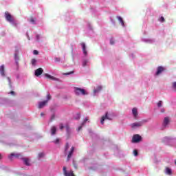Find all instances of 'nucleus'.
<instances>
[{
    "label": "nucleus",
    "instance_id": "38",
    "mask_svg": "<svg viewBox=\"0 0 176 176\" xmlns=\"http://www.w3.org/2000/svg\"><path fill=\"white\" fill-rule=\"evenodd\" d=\"M63 129H64V124H63V123L60 124V130H63Z\"/></svg>",
    "mask_w": 176,
    "mask_h": 176
},
{
    "label": "nucleus",
    "instance_id": "17",
    "mask_svg": "<svg viewBox=\"0 0 176 176\" xmlns=\"http://www.w3.org/2000/svg\"><path fill=\"white\" fill-rule=\"evenodd\" d=\"M57 131V128L56 126H52L51 128V134L52 135H54Z\"/></svg>",
    "mask_w": 176,
    "mask_h": 176
},
{
    "label": "nucleus",
    "instance_id": "24",
    "mask_svg": "<svg viewBox=\"0 0 176 176\" xmlns=\"http://www.w3.org/2000/svg\"><path fill=\"white\" fill-rule=\"evenodd\" d=\"M89 122V117H86L84 121L82 122V126H85L86 124V122Z\"/></svg>",
    "mask_w": 176,
    "mask_h": 176
},
{
    "label": "nucleus",
    "instance_id": "42",
    "mask_svg": "<svg viewBox=\"0 0 176 176\" xmlns=\"http://www.w3.org/2000/svg\"><path fill=\"white\" fill-rule=\"evenodd\" d=\"M110 43H111V45H113L115 43V42H113V40H111Z\"/></svg>",
    "mask_w": 176,
    "mask_h": 176
},
{
    "label": "nucleus",
    "instance_id": "47",
    "mask_svg": "<svg viewBox=\"0 0 176 176\" xmlns=\"http://www.w3.org/2000/svg\"><path fill=\"white\" fill-rule=\"evenodd\" d=\"M2 158H3L2 155L0 154V160H2Z\"/></svg>",
    "mask_w": 176,
    "mask_h": 176
},
{
    "label": "nucleus",
    "instance_id": "37",
    "mask_svg": "<svg viewBox=\"0 0 176 176\" xmlns=\"http://www.w3.org/2000/svg\"><path fill=\"white\" fill-rule=\"evenodd\" d=\"M65 129H66V131H67V133H69V126L66 125Z\"/></svg>",
    "mask_w": 176,
    "mask_h": 176
},
{
    "label": "nucleus",
    "instance_id": "21",
    "mask_svg": "<svg viewBox=\"0 0 176 176\" xmlns=\"http://www.w3.org/2000/svg\"><path fill=\"white\" fill-rule=\"evenodd\" d=\"M68 149H69V144L67 142L65 146V153H67Z\"/></svg>",
    "mask_w": 176,
    "mask_h": 176
},
{
    "label": "nucleus",
    "instance_id": "45",
    "mask_svg": "<svg viewBox=\"0 0 176 176\" xmlns=\"http://www.w3.org/2000/svg\"><path fill=\"white\" fill-rule=\"evenodd\" d=\"M7 79H8L9 83H10V78L8 77Z\"/></svg>",
    "mask_w": 176,
    "mask_h": 176
},
{
    "label": "nucleus",
    "instance_id": "2",
    "mask_svg": "<svg viewBox=\"0 0 176 176\" xmlns=\"http://www.w3.org/2000/svg\"><path fill=\"white\" fill-rule=\"evenodd\" d=\"M141 140H142V138L140 135L136 134L133 136L131 142L133 144H137L141 142Z\"/></svg>",
    "mask_w": 176,
    "mask_h": 176
},
{
    "label": "nucleus",
    "instance_id": "22",
    "mask_svg": "<svg viewBox=\"0 0 176 176\" xmlns=\"http://www.w3.org/2000/svg\"><path fill=\"white\" fill-rule=\"evenodd\" d=\"M31 64H32V65H33L34 67H35V65H36V59L32 58V59L31 60Z\"/></svg>",
    "mask_w": 176,
    "mask_h": 176
},
{
    "label": "nucleus",
    "instance_id": "6",
    "mask_svg": "<svg viewBox=\"0 0 176 176\" xmlns=\"http://www.w3.org/2000/svg\"><path fill=\"white\" fill-rule=\"evenodd\" d=\"M142 124H144V122H135V123H132L131 124V127L132 129H135L137 127H141V126H142Z\"/></svg>",
    "mask_w": 176,
    "mask_h": 176
},
{
    "label": "nucleus",
    "instance_id": "31",
    "mask_svg": "<svg viewBox=\"0 0 176 176\" xmlns=\"http://www.w3.org/2000/svg\"><path fill=\"white\" fill-rule=\"evenodd\" d=\"M133 155H134V156H138V151L137 150H134Z\"/></svg>",
    "mask_w": 176,
    "mask_h": 176
},
{
    "label": "nucleus",
    "instance_id": "36",
    "mask_svg": "<svg viewBox=\"0 0 176 176\" xmlns=\"http://www.w3.org/2000/svg\"><path fill=\"white\" fill-rule=\"evenodd\" d=\"M157 107H158L159 108H160V107H162V100H160V101L158 102V103H157Z\"/></svg>",
    "mask_w": 176,
    "mask_h": 176
},
{
    "label": "nucleus",
    "instance_id": "43",
    "mask_svg": "<svg viewBox=\"0 0 176 176\" xmlns=\"http://www.w3.org/2000/svg\"><path fill=\"white\" fill-rule=\"evenodd\" d=\"M36 38L37 41H39V35H38V34H37V35L36 36Z\"/></svg>",
    "mask_w": 176,
    "mask_h": 176
},
{
    "label": "nucleus",
    "instance_id": "18",
    "mask_svg": "<svg viewBox=\"0 0 176 176\" xmlns=\"http://www.w3.org/2000/svg\"><path fill=\"white\" fill-rule=\"evenodd\" d=\"M117 19L118 21H120V23H121V25H122V27H124V21H123V18H122L121 16H117Z\"/></svg>",
    "mask_w": 176,
    "mask_h": 176
},
{
    "label": "nucleus",
    "instance_id": "14",
    "mask_svg": "<svg viewBox=\"0 0 176 176\" xmlns=\"http://www.w3.org/2000/svg\"><path fill=\"white\" fill-rule=\"evenodd\" d=\"M0 74L1 76H5V65L0 66Z\"/></svg>",
    "mask_w": 176,
    "mask_h": 176
},
{
    "label": "nucleus",
    "instance_id": "4",
    "mask_svg": "<svg viewBox=\"0 0 176 176\" xmlns=\"http://www.w3.org/2000/svg\"><path fill=\"white\" fill-rule=\"evenodd\" d=\"M105 119H107L108 120H112V118L108 116V112H106L105 115L102 116L100 120L101 124H104V122H105Z\"/></svg>",
    "mask_w": 176,
    "mask_h": 176
},
{
    "label": "nucleus",
    "instance_id": "48",
    "mask_svg": "<svg viewBox=\"0 0 176 176\" xmlns=\"http://www.w3.org/2000/svg\"><path fill=\"white\" fill-rule=\"evenodd\" d=\"M10 94H14V91H10Z\"/></svg>",
    "mask_w": 176,
    "mask_h": 176
},
{
    "label": "nucleus",
    "instance_id": "30",
    "mask_svg": "<svg viewBox=\"0 0 176 176\" xmlns=\"http://www.w3.org/2000/svg\"><path fill=\"white\" fill-rule=\"evenodd\" d=\"M87 63H88L87 60H84L82 62V67H86V65H87Z\"/></svg>",
    "mask_w": 176,
    "mask_h": 176
},
{
    "label": "nucleus",
    "instance_id": "39",
    "mask_svg": "<svg viewBox=\"0 0 176 176\" xmlns=\"http://www.w3.org/2000/svg\"><path fill=\"white\" fill-rule=\"evenodd\" d=\"M30 22L32 23L33 24H35V20L33 18L30 19Z\"/></svg>",
    "mask_w": 176,
    "mask_h": 176
},
{
    "label": "nucleus",
    "instance_id": "15",
    "mask_svg": "<svg viewBox=\"0 0 176 176\" xmlns=\"http://www.w3.org/2000/svg\"><path fill=\"white\" fill-rule=\"evenodd\" d=\"M132 113H133L135 119H137V116H138V111L137 110V108H133L132 109Z\"/></svg>",
    "mask_w": 176,
    "mask_h": 176
},
{
    "label": "nucleus",
    "instance_id": "9",
    "mask_svg": "<svg viewBox=\"0 0 176 176\" xmlns=\"http://www.w3.org/2000/svg\"><path fill=\"white\" fill-rule=\"evenodd\" d=\"M47 104V100H44L43 102H40L38 103V109H42L43 107L46 106Z\"/></svg>",
    "mask_w": 176,
    "mask_h": 176
},
{
    "label": "nucleus",
    "instance_id": "16",
    "mask_svg": "<svg viewBox=\"0 0 176 176\" xmlns=\"http://www.w3.org/2000/svg\"><path fill=\"white\" fill-rule=\"evenodd\" d=\"M168 123H170V118H168V117L164 118V123H163L164 127H166V126H167V124H168Z\"/></svg>",
    "mask_w": 176,
    "mask_h": 176
},
{
    "label": "nucleus",
    "instance_id": "1",
    "mask_svg": "<svg viewBox=\"0 0 176 176\" xmlns=\"http://www.w3.org/2000/svg\"><path fill=\"white\" fill-rule=\"evenodd\" d=\"M74 93L76 96H87L89 94L85 89L74 87Z\"/></svg>",
    "mask_w": 176,
    "mask_h": 176
},
{
    "label": "nucleus",
    "instance_id": "27",
    "mask_svg": "<svg viewBox=\"0 0 176 176\" xmlns=\"http://www.w3.org/2000/svg\"><path fill=\"white\" fill-rule=\"evenodd\" d=\"M49 100H52V96H50V94H48L47 95V101L49 102Z\"/></svg>",
    "mask_w": 176,
    "mask_h": 176
},
{
    "label": "nucleus",
    "instance_id": "19",
    "mask_svg": "<svg viewBox=\"0 0 176 176\" xmlns=\"http://www.w3.org/2000/svg\"><path fill=\"white\" fill-rule=\"evenodd\" d=\"M101 90H102V87L98 86L97 87V89L94 90V94H96V93H100V91H101Z\"/></svg>",
    "mask_w": 176,
    "mask_h": 176
},
{
    "label": "nucleus",
    "instance_id": "3",
    "mask_svg": "<svg viewBox=\"0 0 176 176\" xmlns=\"http://www.w3.org/2000/svg\"><path fill=\"white\" fill-rule=\"evenodd\" d=\"M5 17L7 21H8L9 23H13V16H12V14H10V13L6 12Z\"/></svg>",
    "mask_w": 176,
    "mask_h": 176
},
{
    "label": "nucleus",
    "instance_id": "33",
    "mask_svg": "<svg viewBox=\"0 0 176 176\" xmlns=\"http://www.w3.org/2000/svg\"><path fill=\"white\" fill-rule=\"evenodd\" d=\"M54 144H59L60 143V139L57 138L55 141H54Z\"/></svg>",
    "mask_w": 176,
    "mask_h": 176
},
{
    "label": "nucleus",
    "instance_id": "34",
    "mask_svg": "<svg viewBox=\"0 0 176 176\" xmlns=\"http://www.w3.org/2000/svg\"><path fill=\"white\" fill-rule=\"evenodd\" d=\"M14 60H16V61L19 60V55H17V54H14Z\"/></svg>",
    "mask_w": 176,
    "mask_h": 176
},
{
    "label": "nucleus",
    "instance_id": "8",
    "mask_svg": "<svg viewBox=\"0 0 176 176\" xmlns=\"http://www.w3.org/2000/svg\"><path fill=\"white\" fill-rule=\"evenodd\" d=\"M42 74H43V69H42L41 67H39L38 69H36L34 72V75L35 76H41V75H42Z\"/></svg>",
    "mask_w": 176,
    "mask_h": 176
},
{
    "label": "nucleus",
    "instance_id": "46",
    "mask_svg": "<svg viewBox=\"0 0 176 176\" xmlns=\"http://www.w3.org/2000/svg\"><path fill=\"white\" fill-rule=\"evenodd\" d=\"M41 116H45V113H41Z\"/></svg>",
    "mask_w": 176,
    "mask_h": 176
},
{
    "label": "nucleus",
    "instance_id": "12",
    "mask_svg": "<svg viewBox=\"0 0 176 176\" xmlns=\"http://www.w3.org/2000/svg\"><path fill=\"white\" fill-rule=\"evenodd\" d=\"M44 76H45V78H47V79H50V80H57V78L49 74H45Z\"/></svg>",
    "mask_w": 176,
    "mask_h": 176
},
{
    "label": "nucleus",
    "instance_id": "5",
    "mask_svg": "<svg viewBox=\"0 0 176 176\" xmlns=\"http://www.w3.org/2000/svg\"><path fill=\"white\" fill-rule=\"evenodd\" d=\"M63 174L65 176H75V174H74V171H67V167H63Z\"/></svg>",
    "mask_w": 176,
    "mask_h": 176
},
{
    "label": "nucleus",
    "instance_id": "44",
    "mask_svg": "<svg viewBox=\"0 0 176 176\" xmlns=\"http://www.w3.org/2000/svg\"><path fill=\"white\" fill-rule=\"evenodd\" d=\"M74 166L75 168H78V166L76 164H74Z\"/></svg>",
    "mask_w": 176,
    "mask_h": 176
},
{
    "label": "nucleus",
    "instance_id": "40",
    "mask_svg": "<svg viewBox=\"0 0 176 176\" xmlns=\"http://www.w3.org/2000/svg\"><path fill=\"white\" fill-rule=\"evenodd\" d=\"M55 61H56V63L60 62V58H55Z\"/></svg>",
    "mask_w": 176,
    "mask_h": 176
},
{
    "label": "nucleus",
    "instance_id": "49",
    "mask_svg": "<svg viewBox=\"0 0 176 176\" xmlns=\"http://www.w3.org/2000/svg\"><path fill=\"white\" fill-rule=\"evenodd\" d=\"M78 119H80V114L78 113Z\"/></svg>",
    "mask_w": 176,
    "mask_h": 176
},
{
    "label": "nucleus",
    "instance_id": "28",
    "mask_svg": "<svg viewBox=\"0 0 176 176\" xmlns=\"http://www.w3.org/2000/svg\"><path fill=\"white\" fill-rule=\"evenodd\" d=\"M55 118H56V116L53 114L50 118V122H53V120H54Z\"/></svg>",
    "mask_w": 176,
    "mask_h": 176
},
{
    "label": "nucleus",
    "instance_id": "7",
    "mask_svg": "<svg viewBox=\"0 0 176 176\" xmlns=\"http://www.w3.org/2000/svg\"><path fill=\"white\" fill-rule=\"evenodd\" d=\"M12 156H14V157H16V159H21L23 160V159L24 158V157H23V155H21V153H11L10 156H9V159H12Z\"/></svg>",
    "mask_w": 176,
    "mask_h": 176
},
{
    "label": "nucleus",
    "instance_id": "41",
    "mask_svg": "<svg viewBox=\"0 0 176 176\" xmlns=\"http://www.w3.org/2000/svg\"><path fill=\"white\" fill-rule=\"evenodd\" d=\"M82 127H83V125H82L81 124V126H80L78 128V131H80L82 130Z\"/></svg>",
    "mask_w": 176,
    "mask_h": 176
},
{
    "label": "nucleus",
    "instance_id": "13",
    "mask_svg": "<svg viewBox=\"0 0 176 176\" xmlns=\"http://www.w3.org/2000/svg\"><path fill=\"white\" fill-rule=\"evenodd\" d=\"M81 46L82 47V52L85 56H87V51H86V44L85 43H81Z\"/></svg>",
    "mask_w": 176,
    "mask_h": 176
},
{
    "label": "nucleus",
    "instance_id": "50",
    "mask_svg": "<svg viewBox=\"0 0 176 176\" xmlns=\"http://www.w3.org/2000/svg\"><path fill=\"white\" fill-rule=\"evenodd\" d=\"M175 164H176V161L175 162Z\"/></svg>",
    "mask_w": 176,
    "mask_h": 176
},
{
    "label": "nucleus",
    "instance_id": "26",
    "mask_svg": "<svg viewBox=\"0 0 176 176\" xmlns=\"http://www.w3.org/2000/svg\"><path fill=\"white\" fill-rule=\"evenodd\" d=\"M172 87L174 89L175 91H176V82H173Z\"/></svg>",
    "mask_w": 176,
    "mask_h": 176
},
{
    "label": "nucleus",
    "instance_id": "23",
    "mask_svg": "<svg viewBox=\"0 0 176 176\" xmlns=\"http://www.w3.org/2000/svg\"><path fill=\"white\" fill-rule=\"evenodd\" d=\"M38 159H42V157H45V153H40L38 155Z\"/></svg>",
    "mask_w": 176,
    "mask_h": 176
},
{
    "label": "nucleus",
    "instance_id": "35",
    "mask_svg": "<svg viewBox=\"0 0 176 176\" xmlns=\"http://www.w3.org/2000/svg\"><path fill=\"white\" fill-rule=\"evenodd\" d=\"M72 74H74V71L68 72V73H64L63 75H71Z\"/></svg>",
    "mask_w": 176,
    "mask_h": 176
},
{
    "label": "nucleus",
    "instance_id": "11",
    "mask_svg": "<svg viewBox=\"0 0 176 176\" xmlns=\"http://www.w3.org/2000/svg\"><path fill=\"white\" fill-rule=\"evenodd\" d=\"M163 71H164V67H162V66H159L157 68V72H156V75H160V74H162V72H163Z\"/></svg>",
    "mask_w": 176,
    "mask_h": 176
},
{
    "label": "nucleus",
    "instance_id": "29",
    "mask_svg": "<svg viewBox=\"0 0 176 176\" xmlns=\"http://www.w3.org/2000/svg\"><path fill=\"white\" fill-rule=\"evenodd\" d=\"M33 54L36 56V55L39 54V52H38V50H35L33 51Z\"/></svg>",
    "mask_w": 176,
    "mask_h": 176
},
{
    "label": "nucleus",
    "instance_id": "10",
    "mask_svg": "<svg viewBox=\"0 0 176 176\" xmlns=\"http://www.w3.org/2000/svg\"><path fill=\"white\" fill-rule=\"evenodd\" d=\"M74 151H75V147L72 146L71 150L69 152V154L67 155V162L72 157V154L74 153Z\"/></svg>",
    "mask_w": 176,
    "mask_h": 176
},
{
    "label": "nucleus",
    "instance_id": "32",
    "mask_svg": "<svg viewBox=\"0 0 176 176\" xmlns=\"http://www.w3.org/2000/svg\"><path fill=\"white\" fill-rule=\"evenodd\" d=\"M160 21H161V23H164V21H165L164 17L161 16L160 19Z\"/></svg>",
    "mask_w": 176,
    "mask_h": 176
},
{
    "label": "nucleus",
    "instance_id": "25",
    "mask_svg": "<svg viewBox=\"0 0 176 176\" xmlns=\"http://www.w3.org/2000/svg\"><path fill=\"white\" fill-rule=\"evenodd\" d=\"M166 174H168V175H171V169H170L169 168H166Z\"/></svg>",
    "mask_w": 176,
    "mask_h": 176
},
{
    "label": "nucleus",
    "instance_id": "20",
    "mask_svg": "<svg viewBox=\"0 0 176 176\" xmlns=\"http://www.w3.org/2000/svg\"><path fill=\"white\" fill-rule=\"evenodd\" d=\"M24 162V164H25V166H30V160H28V158H24L22 160Z\"/></svg>",
    "mask_w": 176,
    "mask_h": 176
}]
</instances>
